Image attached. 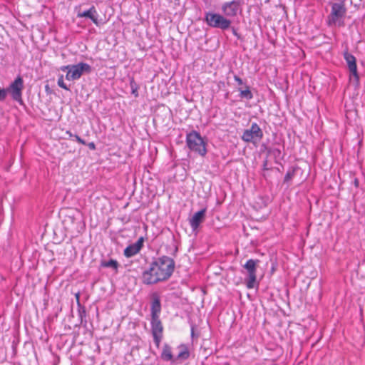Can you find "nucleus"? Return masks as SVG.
<instances>
[{
  "mask_svg": "<svg viewBox=\"0 0 365 365\" xmlns=\"http://www.w3.org/2000/svg\"><path fill=\"white\" fill-rule=\"evenodd\" d=\"M175 264V261L168 256L164 255L155 259L150 263L149 268L143 271V283L150 285L166 281L173 274Z\"/></svg>",
  "mask_w": 365,
  "mask_h": 365,
  "instance_id": "f257e3e1",
  "label": "nucleus"
},
{
  "mask_svg": "<svg viewBox=\"0 0 365 365\" xmlns=\"http://www.w3.org/2000/svg\"><path fill=\"white\" fill-rule=\"evenodd\" d=\"M346 14V8L343 2L333 3L331 12L327 17V24L329 26L344 25V16Z\"/></svg>",
  "mask_w": 365,
  "mask_h": 365,
  "instance_id": "f03ea898",
  "label": "nucleus"
},
{
  "mask_svg": "<svg viewBox=\"0 0 365 365\" xmlns=\"http://www.w3.org/2000/svg\"><path fill=\"white\" fill-rule=\"evenodd\" d=\"M186 144L190 150L201 156L207 153L206 143L197 131L192 130L186 135Z\"/></svg>",
  "mask_w": 365,
  "mask_h": 365,
  "instance_id": "7ed1b4c3",
  "label": "nucleus"
},
{
  "mask_svg": "<svg viewBox=\"0 0 365 365\" xmlns=\"http://www.w3.org/2000/svg\"><path fill=\"white\" fill-rule=\"evenodd\" d=\"M61 70L67 71L66 78L68 81H75L79 79L83 73H91V66L86 63L81 62L75 65L63 66Z\"/></svg>",
  "mask_w": 365,
  "mask_h": 365,
  "instance_id": "20e7f679",
  "label": "nucleus"
},
{
  "mask_svg": "<svg viewBox=\"0 0 365 365\" xmlns=\"http://www.w3.org/2000/svg\"><path fill=\"white\" fill-rule=\"evenodd\" d=\"M205 21L212 28L220 29L222 30L228 29L232 21L225 16L213 12H207L205 14Z\"/></svg>",
  "mask_w": 365,
  "mask_h": 365,
  "instance_id": "39448f33",
  "label": "nucleus"
},
{
  "mask_svg": "<svg viewBox=\"0 0 365 365\" xmlns=\"http://www.w3.org/2000/svg\"><path fill=\"white\" fill-rule=\"evenodd\" d=\"M24 80L21 76H18L13 82L6 88L7 93H9L11 98L20 105L24 103L22 93L24 90Z\"/></svg>",
  "mask_w": 365,
  "mask_h": 365,
  "instance_id": "423d86ee",
  "label": "nucleus"
},
{
  "mask_svg": "<svg viewBox=\"0 0 365 365\" xmlns=\"http://www.w3.org/2000/svg\"><path fill=\"white\" fill-rule=\"evenodd\" d=\"M258 259H248L245 265L244 268L247 272V276L245 278V284L248 289H253L256 285L257 281V264H258Z\"/></svg>",
  "mask_w": 365,
  "mask_h": 365,
  "instance_id": "0eeeda50",
  "label": "nucleus"
},
{
  "mask_svg": "<svg viewBox=\"0 0 365 365\" xmlns=\"http://www.w3.org/2000/svg\"><path fill=\"white\" fill-rule=\"evenodd\" d=\"M262 138L263 132L256 123H253L250 128L245 130L242 135V140L246 143H256Z\"/></svg>",
  "mask_w": 365,
  "mask_h": 365,
  "instance_id": "6e6552de",
  "label": "nucleus"
},
{
  "mask_svg": "<svg viewBox=\"0 0 365 365\" xmlns=\"http://www.w3.org/2000/svg\"><path fill=\"white\" fill-rule=\"evenodd\" d=\"M150 326L153 341L158 348L163 339V327L160 317L151 318Z\"/></svg>",
  "mask_w": 365,
  "mask_h": 365,
  "instance_id": "1a4fd4ad",
  "label": "nucleus"
},
{
  "mask_svg": "<svg viewBox=\"0 0 365 365\" xmlns=\"http://www.w3.org/2000/svg\"><path fill=\"white\" fill-rule=\"evenodd\" d=\"M344 58L345 59L348 68L350 72V80L354 78L356 83L359 82V76L357 71L356 60L354 55L349 53L347 51L344 52Z\"/></svg>",
  "mask_w": 365,
  "mask_h": 365,
  "instance_id": "9d476101",
  "label": "nucleus"
},
{
  "mask_svg": "<svg viewBox=\"0 0 365 365\" xmlns=\"http://www.w3.org/2000/svg\"><path fill=\"white\" fill-rule=\"evenodd\" d=\"M222 10L227 17L236 16L240 10V2L237 0L225 2L222 6Z\"/></svg>",
  "mask_w": 365,
  "mask_h": 365,
  "instance_id": "9b49d317",
  "label": "nucleus"
},
{
  "mask_svg": "<svg viewBox=\"0 0 365 365\" xmlns=\"http://www.w3.org/2000/svg\"><path fill=\"white\" fill-rule=\"evenodd\" d=\"M144 237H140L135 243L129 245L123 251L125 257L130 258L140 252L143 247Z\"/></svg>",
  "mask_w": 365,
  "mask_h": 365,
  "instance_id": "f8f14e48",
  "label": "nucleus"
},
{
  "mask_svg": "<svg viewBox=\"0 0 365 365\" xmlns=\"http://www.w3.org/2000/svg\"><path fill=\"white\" fill-rule=\"evenodd\" d=\"M206 212V209H202L195 212L191 219H190V225L193 231L198 229L200 223L203 221Z\"/></svg>",
  "mask_w": 365,
  "mask_h": 365,
  "instance_id": "ddd939ff",
  "label": "nucleus"
},
{
  "mask_svg": "<svg viewBox=\"0 0 365 365\" xmlns=\"http://www.w3.org/2000/svg\"><path fill=\"white\" fill-rule=\"evenodd\" d=\"M78 18H88L90 19L93 24H95L96 26L99 25V22L98 20V14L94 6H92L88 10L84 11H79L77 14Z\"/></svg>",
  "mask_w": 365,
  "mask_h": 365,
  "instance_id": "4468645a",
  "label": "nucleus"
},
{
  "mask_svg": "<svg viewBox=\"0 0 365 365\" xmlns=\"http://www.w3.org/2000/svg\"><path fill=\"white\" fill-rule=\"evenodd\" d=\"M178 354L175 357V361H183L190 357V351L187 345L182 344L178 346Z\"/></svg>",
  "mask_w": 365,
  "mask_h": 365,
  "instance_id": "2eb2a0df",
  "label": "nucleus"
},
{
  "mask_svg": "<svg viewBox=\"0 0 365 365\" xmlns=\"http://www.w3.org/2000/svg\"><path fill=\"white\" fill-rule=\"evenodd\" d=\"M150 312L151 318L160 317L161 304L160 300L158 297H155L152 301Z\"/></svg>",
  "mask_w": 365,
  "mask_h": 365,
  "instance_id": "dca6fc26",
  "label": "nucleus"
},
{
  "mask_svg": "<svg viewBox=\"0 0 365 365\" xmlns=\"http://www.w3.org/2000/svg\"><path fill=\"white\" fill-rule=\"evenodd\" d=\"M161 358L166 361L175 362V356L172 354L171 347L168 344H165L161 353Z\"/></svg>",
  "mask_w": 365,
  "mask_h": 365,
  "instance_id": "f3484780",
  "label": "nucleus"
},
{
  "mask_svg": "<svg viewBox=\"0 0 365 365\" xmlns=\"http://www.w3.org/2000/svg\"><path fill=\"white\" fill-rule=\"evenodd\" d=\"M101 267H110L112 268L115 272H118L119 264L115 259H110L108 261H102L101 262Z\"/></svg>",
  "mask_w": 365,
  "mask_h": 365,
  "instance_id": "a211bd4d",
  "label": "nucleus"
},
{
  "mask_svg": "<svg viewBox=\"0 0 365 365\" xmlns=\"http://www.w3.org/2000/svg\"><path fill=\"white\" fill-rule=\"evenodd\" d=\"M240 91V96L247 100H250L253 98V95L248 87L245 90L239 89Z\"/></svg>",
  "mask_w": 365,
  "mask_h": 365,
  "instance_id": "6ab92c4d",
  "label": "nucleus"
},
{
  "mask_svg": "<svg viewBox=\"0 0 365 365\" xmlns=\"http://www.w3.org/2000/svg\"><path fill=\"white\" fill-rule=\"evenodd\" d=\"M57 84L58 86L64 89V90H66V91H68L69 90V88L66 86V84L64 82V80H63V75H61L58 78V81H57Z\"/></svg>",
  "mask_w": 365,
  "mask_h": 365,
  "instance_id": "aec40b11",
  "label": "nucleus"
},
{
  "mask_svg": "<svg viewBox=\"0 0 365 365\" xmlns=\"http://www.w3.org/2000/svg\"><path fill=\"white\" fill-rule=\"evenodd\" d=\"M294 175V171H288L284 175V182H288L289 181H290L292 179Z\"/></svg>",
  "mask_w": 365,
  "mask_h": 365,
  "instance_id": "412c9836",
  "label": "nucleus"
},
{
  "mask_svg": "<svg viewBox=\"0 0 365 365\" xmlns=\"http://www.w3.org/2000/svg\"><path fill=\"white\" fill-rule=\"evenodd\" d=\"M130 86H131V88H132V93L134 94L135 96H138V91H137V86H136V84L133 80V78L130 81Z\"/></svg>",
  "mask_w": 365,
  "mask_h": 365,
  "instance_id": "4be33fe9",
  "label": "nucleus"
},
{
  "mask_svg": "<svg viewBox=\"0 0 365 365\" xmlns=\"http://www.w3.org/2000/svg\"><path fill=\"white\" fill-rule=\"evenodd\" d=\"M7 96V90L0 88V101L5 100Z\"/></svg>",
  "mask_w": 365,
  "mask_h": 365,
  "instance_id": "5701e85b",
  "label": "nucleus"
},
{
  "mask_svg": "<svg viewBox=\"0 0 365 365\" xmlns=\"http://www.w3.org/2000/svg\"><path fill=\"white\" fill-rule=\"evenodd\" d=\"M74 138L78 143L82 144V145H86V141L83 139H82L80 136H78V135H75Z\"/></svg>",
  "mask_w": 365,
  "mask_h": 365,
  "instance_id": "b1692460",
  "label": "nucleus"
},
{
  "mask_svg": "<svg viewBox=\"0 0 365 365\" xmlns=\"http://www.w3.org/2000/svg\"><path fill=\"white\" fill-rule=\"evenodd\" d=\"M234 79L237 83L238 85H242L243 84V81L239 76H237L236 75L234 76Z\"/></svg>",
  "mask_w": 365,
  "mask_h": 365,
  "instance_id": "393cba45",
  "label": "nucleus"
},
{
  "mask_svg": "<svg viewBox=\"0 0 365 365\" xmlns=\"http://www.w3.org/2000/svg\"><path fill=\"white\" fill-rule=\"evenodd\" d=\"M87 145L90 150H96V144L93 142L88 143L87 144Z\"/></svg>",
  "mask_w": 365,
  "mask_h": 365,
  "instance_id": "a878e982",
  "label": "nucleus"
},
{
  "mask_svg": "<svg viewBox=\"0 0 365 365\" xmlns=\"http://www.w3.org/2000/svg\"><path fill=\"white\" fill-rule=\"evenodd\" d=\"M75 297H76L78 304H80V293L79 292L76 293Z\"/></svg>",
  "mask_w": 365,
  "mask_h": 365,
  "instance_id": "bb28decb",
  "label": "nucleus"
},
{
  "mask_svg": "<svg viewBox=\"0 0 365 365\" xmlns=\"http://www.w3.org/2000/svg\"><path fill=\"white\" fill-rule=\"evenodd\" d=\"M66 133L68 135L70 138H74V135L70 130H67Z\"/></svg>",
  "mask_w": 365,
  "mask_h": 365,
  "instance_id": "cd10ccee",
  "label": "nucleus"
},
{
  "mask_svg": "<svg viewBox=\"0 0 365 365\" xmlns=\"http://www.w3.org/2000/svg\"><path fill=\"white\" fill-rule=\"evenodd\" d=\"M339 2H343L344 4H345V1H346V0H339Z\"/></svg>",
  "mask_w": 365,
  "mask_h": 365,
  "instance_id": "c85d7f7f",
  "label": "nucleus"
},
{
  "mask_svg": "<svg viewBox=\"0 0 365 365\" xmlns=\"http://www.w3.org/2000/svg\"><path fill=\"white\" fill-rule=\"evenodd\" d=\"M233 34L237 36V32L235 31H233Z\"/></svg>",
  "mask_w": 365,
  "mask_h": 365,
  "instance_id": "c756f323",
  "label": "nucleus"
}]
</instances>
